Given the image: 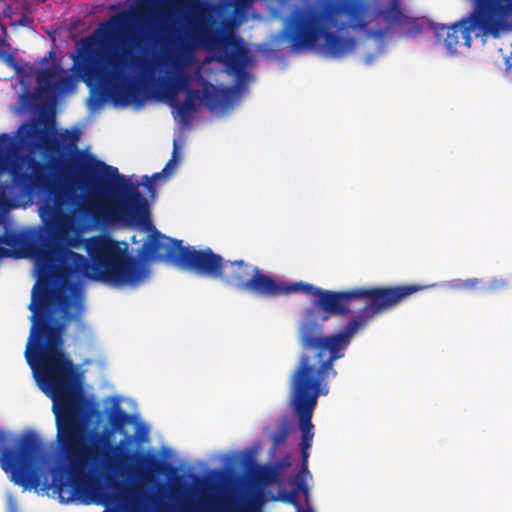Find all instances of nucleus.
<instances>
[{"label": "nucleus", "mask_w": 512, "mask_h": 512, "mask_svg": "<svg viewBox=\"0 0 512 512\" xmlns=\"http://www.w3.org/2000/svg\"><path fill=\"white\" fill-rule=\"evenodd\" d=\"M73 67L89 88L123 104L142 103L144 79L153 75L142 57L124 46L111 45L105 37L98 46L95 34L81 39Z\"/></svg>", "instance_id": "obj_5"}, {"label": "nucleus", "mask_w": 512, "mask_h": 512, "mask_svg": "<svg viewBox=\"0 0 512 512\" xmlns=\"http://www.w3.org/2000/svg\"><path fill=\"white\" fill-rule=\"evenodd\" d=\"M312 475L310 471L302 472L299 470L295 477L291 480V484L294 490H298V493H303L307 498L309 494L308 479H311Z\"/></svg>", "instance_id": "obj_20"}, {"label": "nucleus", "mask_w": 512, "mask_h": 512, "mask_svg": "<svg viewBox=\"0 0 512 512\" xmlns=\"http://www.w3.org/2000/svg\"><path fill=\"white\" fill-rule=\"evenodd\" d=\"M84 248L90 259L91 268L88 276L114 286H138L149 275V268L142 256L128 253V245L120 243L109 235H94L84 240Z\"/></svg>", "instance_id": "obj_6"}, {"label": "nucleus", "mask_w": 512, "mask_h": 512, "mask_svg": "<svg viewBox=\"0 0 512 512\" xmlns=\"http://www.w3.org/2000/svg\"><path fill=\"white\" fill-rule=\"evenodd\" d=\"M127 18H128V14L124 13V14H121V15L116 16V21H117V22H123V21H125Z\"/></svg>", "instance_id": "obj_35"}, {"label": "nucleus", "mask_w": 512, "mask_h": 512, "mask_svg": "<svg viewBox=\"0 0 512 512\" xmlns=\"http://www.w3.org/2000/svg\"><path fill=\"white\" fill-rule=\"evenodd\" d=\"M165 176L163 173V170L161 172L154 173L151 178H149L147 175L143 177V179L146 181L144 183V186L146 187L147 191L149 193L155 192V182L162 179Z\"/></svg>", "instance_id": "obj_25"}, {"label": "nucleus", "mask_w": 512, "mask_h": 512, "mask_svg": "<svg viewBox=\"0 0 512 512\" xmlns=\"http://www.w3.org/2000/svg\"><path fill=\"white\" fill-rule=\"evenodd\" d=\"M224 55H219L218 60L226 64L228 71L240 77L245 74L247 51L244 46L232 40L225 42L223 47Z\"/></svg>", "instance_id": "obj_16"}, {"label": "nucleus", "mask_w": 512, "mask_h": 512, "mask_svg": "<svg viewBox=\"0 0 512 512\" xmlns=\"http://www.w3.org/2000/svg\"><path fill=\"white\" fill-rule=\"evenodd\" d=\"M194 11L191 25L185 30L184 36L178 41L177 53L171 54L170 59L176 69V75L170 83L171 91L176 94L189 89L190 79L182 68L192 58L194 50L203 48L209 51L216 49L221 42L222 31L216 26L215 14L219 7L199 0H187Z\"/></svg>", "instance_id": "obj_8"}, {"label": "nucleus", "mask_w": 512, "mask_h": 512, "mask_svg": "<svg viewBox=\"0 0 512 512\" xmlns=\"http://www.w3.org/2000/svg\"><path fill=\"white\" fill-rule=\"evenodd\" d=\"M173 152L171 159L166 163L165 167L162 169L165 176H169L172 174L173 170L176 168L178 163V143L175 140L173 143Z\"/></svg>", "instance_id": "obj_24"}, {"label": "nucleus", "mask_w": 512, "mask_h": 512, "mask_svg": "<svg viewBox=\"0 0 512 512\" xmlns=\"http://www.w3.org/2000/svg\"><path fill=\"white\" fill-rule=\"evenodd\" d=\"M89 170L99 173L104 169L108 178L116 177L120 181L122 197L106 205H90L85 211L96 220L103 222H124L131 227H140L150 231L148 239L142 244L144 259L165 258L175 266L193 271L198 275L220 279L223 269V257L210 248L195 250L183 246L182 240L172 239L161 234L152 224L149 202L140 192L138 186L124 175L119 174L116 167L103 161H90Z\"/></svg>", "instance_id": "obj_4"}, {"label": "nucleus", "mask_w": 512, "mask_h": 512, "mask_svg": "<svg viewBox=\"0 0 512 512\" xmlns=\"http://www.w3.org/2000/svg\"><path fill=\"white\" fill-rule=\"evenodd\" d=\"M220 280L234 286L239 291L250 292L259 297H268V282L272 277L264 274L258 267L252 269L243 260L224 261Z\"/></svg>", "instance_id": "obj_11"}, {"label": "nucleus", "mask_w": 512, "mask_h": 512, "mask_svg": "<svg viewBox=\"0 0 512 512\" xmlns=\"http://www.w3.org/2000/svg\"><path fill=\"white\" fill-rule=\"evenodd\" d=\"M277 468L270 465H260L250 461L245 480V495L250 498H260L268 485L278 483Z\"/></svg>", "instance_id": "obj_14"}, {"label": "nucleus", "mask_w": 512, "mask_h": 512, "mask_svg": "<svg viewBox=\"0 0 512 512\" xmlns=\"http://www.w3.org/2000/svg\"><path fill=\"white\" fill-rule=\"evenodd\" d=\"M5 33V29L2 28L0 30V58L11 68L15 69L18 73L21 71V67L18 65L14 55L7 53L2 50L5 46V40L3 39V35Z\"/></svg>", "instance_id": "obj_22"}, {"label": "nucleus", "mask_w": 512, "mask_h": 512, "mask_svg": "<svg viewBox=\"0 0 512 512\" xmlns=\"http://www.w3.org/2000/svg\"><path fill=\"white\" fill-rule=\"evenodd\" d=\"M288 428L286 425H283L282 427L278 428L272 435H271V441L273 443V449H276L277 447L281 446L285 443L287 437H288Z\"/></svg>", "instance_id": "obj_23"}, {"label": "nucleus", "mask_w": 512, "mask_h": 512, "mask_svg": "<svg viewBox=\"0 0 512 512\" xmlns=\"http://www.w3.org/2000/svg\"><path fill=\"white\" fill-rule=\"evenodd\" d=\"M383 17L389 25H402L409 22L403 14L398 0L391 1L389 8L383 13Z\"/></svg>", "instance_id": "obj_19"}, {"label": "nucleus", "mask_w": 512, "mask_h": 512, "mask_svg": "<svg viewBox=\"0 0 512 512\" xmlns=\"http://www.w3.org/2000/svg\"><path fill=\"white\" fill-rule=\"evenodd\" d=\"M103 512H107V511L105 510V511H103Z\"/></svg>", "instance_id": "obj_40"}, {"label": "nucleus", "mask_w": 512, "mask_h": 512, "mask_svg": "<svg viewBox=\"0 0 512 512\" xmlns=\"http://www.w3.org/2000/svg\"><path fill=\"white\" fill-rule=\"evenodd\" d=\"M291 465V457L290 455H286L284 457H282L280 460L274 462L273 464H271L272 468H277L278 470V473H277V476L278 478L281 476V474L283 473L284 469L289 467Z\"/></svg>", "instance_id": "obj_27"}, {"label": "nucleus", "mask_w": 512, "mask_h": 512, "mask_svg": "<svg viewBox=\"0 0 512 512\" xmlns=\"http://www.w3.org/2000/svg\"><path fill=\"white\" fill-rule=\"evenodd\" d=\"M110 422L114 430L122 431L123 427L130 422V415L118 408L113 412Z\"/></svg>", "instance_id": "obj_21"}, {"label": "nucleus", "mask_w": 512, "mask_h": 512, "mask_svg": "<svg viewBox=\"0 0 512 512\" xmlns=\"http://www.w3.org/2000/svg\"><path fill=\"white\" fill-rule=\"evenodd\" d=\"M333 15L326 10L316 8L294 11L286 27V39L295 51L313 49L322 37L321 50L325 55L342 58L354 46L352 38H345L328 30Z\"/></svg>", "instance_id": "obj_10"}, {"label": "nucleus", "mask_w": 512, "mask_h": 512, "mask_svg": "<svg viewBox=\"0 0 512 512\" xmlns=\"http://www.w3.org/2000/svg\"><path fill=\"white\" fill-rule=\"evenodd\" d=\"M309 449L310 448L300 447V457H301L300 470H302V472L309 471V469H308Z\"/></svg>", "instance_id": "obj_29"}, {"label": "nucleus", "mask_w": 512, "mask_h": 512, "mask_svg": "<svg viewBox=\"0 0 512 512\" xmlns=\"http://www.w3.org/2000/svg\"><path fill=\"white\" fill-rule=\"evenodd\" d=\"M3 244L10 245V241L5 234L0 235V258L7 256L9 253L8 249L2 246Z\"/></svg>", "instance_id": "obj_30"}, {"label": "nucleus", "mask_w": 512, "mask_h": 512, "mask_svg": "<svg viewBox=\"0 0 512 512\" xmlns=\"http://www.w3.org/2000/svg\"><path fill=\"white\" fill-rule=\"evenodd\" d=\"M506 286H507V281L506 280H504V279H493L489 283V285L486 288V290L488 292L493 293V292H496L498 290H501V289L505 288Z\"/></svg>", "instance_id": "obj_28"}, {"label": "nucleus", "mask_w": 512, "mask_h": 512, "mask_svg": "<svg viewBox=\"0 0 512 512\" xmlns=\"http://www.w3.org/2000/svg\"><path fill=\"white\" fill-rule=\"evenodd\" d=\"M45 286H46V287H48L50 290H52V291H54V292H59V291L61 290V287H60L58 290H54V289H52L49 285H47V284H43V285H41V286L38 288L37 292H34V290H36V288H37V285H34V287H33V294H32V301H31V303H33V302H34V303H36V304H37V299H36V298H37L38 292L40 291V289H41L42 287H45Z\"/></svg>", "instance_id": "obj_32"}, {"label": "nucleus", "mask_w": 512, "mask_h": 512, "mask_svg": "<svg viewBox=\"0 0 512 512\" xmlns=\"http://www.w3.org/2000/svg\"><path fill=\"white\" fill-rule=\"evenodd\" d=\"M10 140H11V138L7 134H2L0 136V141L9 142Z\"/></svg>", "instance_id": "obj_36"}, {"label": "nucleus", "mask_w": 512, "mask_h": 512, "mask_svg": "<svg viewBox=\"0 0 512 512\" xmlns=\"http://www.w3.org/2000/svg\"><path fill=\"white\" fill-rule=\"evenodd\" d=\"M52 57H54V52H52V51H51V52H49V56L43 57V58L39 61V63H40L41 65H44V64H46V63L48 62V60H49L50 58H52Z\"/></svg>", "instance_id": "obj_34"}, {"label": "nucleus", "mask_w": 512, "mask_h": 512, "mask_svg": "<svg viewBox=\"0 0 512 512\" xmlns=\"http://www.w3.org/2000/svg\"><path fill=\"white\" fill-rule=\"evenodd\" d=\"M159 496H165L166 494L161 493V491H158Z\"/></svg>", "instance_id": "obj_39"}, {"label": "nucleus", "mask_w": 512, "mask_h": 512, "mask_svg": "<svg viewBox=\"0 0 512 512\" xmlns=\"http://www.w3.org/2000/svg\"><path fill=\"white\" fill-rule=\"evenodd\" d=\"M201 92L198 89H189L183 103H180L175 97H172L170 104L177 110L176 118L182 125H189L196 111V106L201 102Z\"/></svg>", "instance_id": "obj_17"}, {"label": "nucleus", "mask_w": 512, "mask_h": 512, "mask_svg": "<svg viewBox=\"0 0 512 512\" xmlns=\"http://www.w3.org/2000/svg\"><path fill=\"white\" fill-rule=\"evenodd\" d=\"M414 29H415V32L418 33L421 31V28L419 27L418 24L414 25Z\"/></svg>", "instance_id": "obj_37"}, {"label": "nucleus", "mask_w": 512, "mask_h": 512, "mask_svg": "<svg viewBox=\"0 0 512 512\" xmlns=\"http://www.w3.org/2000/svg\"><path fill=\"white\" fill-rule=\"evenodd\" d=\"M93 160L99 161L92 155L79 154L73 162L75 173H70L68 168L65 170V186L62 191L55 194L52 202L47 199L39 208L45 227L37 233L40 245L32 247L40 271L53 272L61 282V290L54 292L46 286L42 287L36 298L37 304H29L32 326L25 358L38 386L54 400V412L60 429L69 425L67 413H61V410L69 412L67 408H72L71 412H76L83 406V399L75 379L74 364L63 351L61 326L52 323L48 309L56 304L66 316L80 313L83 295L81 287L74 280L88 276L91 268L85 256L71 250L80 244L84 245L85 238L70 235L75 224L74 214L62 206L69 200L76 204L75 211L82 218L112 224L96 220L84 207L110 204L122 197L119 179L108 178L104 169L95 174L90 172L88 163Z\"/></svg>", "instance_id": "obj_1"}, {"label": "nucleus", "mask_w": 512, "mask_h": 512, "mask_svg": "<svg viewBox=\"0 0 512 512\" xmlns=\"http://www.w3.org/2000/svg\"><path fill=\"white\" fill-rule=\"evenodd\" d=\"M473 12L452 25L432 24L431 28L439 43L449 54H455L460 46H471V33L479 30L483 35L500 36V32L512 28V0H472Z\"/></svg>", "instance_id": "obj_7"}, {"label": "nucleus", "mask_w": 512, "mask_h": 512, "mask_svg": "<svg viewBox=\"0 0 512 512\" xmlns=\"http://www.w3.org/2000/svg\"><path fill=\"white\" fill-rule=\"evenodd\" d=\"M31 173L23 172L13 168L11 170V178L13 184L18 187L22 193L31 195L38 189H42L48 182L46 165L35 159H31L28 163Z\"/></svg>", "instance_id": "obj_15"}, {"label": "nucleus", "mask_w": 512, "mask_h": 512, "mask_svg": "<svg viewBox=\"0 0 512 512\" xmlns=\"http://www.w3.org/2000/svg\"><path fill=\"white\" fill-rule=\"evenodd\" d=\"M77 78L67 74L60 64L52 62L48 68L40 69L36 73V90L39 94L51 93L63 95L73 91L77 85Z\"/></svg>", "instance_id": "obj_13"}, {"label": "nucleus", "mask_w": 512, "mask_h": 512, "mask_svg": "<svg viewBox=\"0 0 512 512\" xmlns=\"http://www.w3.org/2000/svg\"><path fill=\"white\" fill-rule=\"evenodd\" d=\"M479 282H480V280L478 278H470V279L459 281L458 283L454 284L453 287L455 289H459V290L474 289L477 287Z\"/></svg>", "instance_id": "obj_26"}, {"label": "nucleus", "mask_w": 512, "mask_h": 512, "mask_svg": "<svg viewBox=\"0 0 512 512\" xmlns=\"http://www.w3.org/2000/svg\"><path fill=\"white\" fill-rule=\"evenodd\" d=\"M45 286H46V287H48L50 290H52V291H54V292H59V291L61 290V287H60L58 290H54V289H52L49 285H47V284H43V285H41V286L38 288L37 292H34V290H36V288H37V285H34V287H33V294H32V301H31V303H33V302H34V303H36V304H37V299H36V298H37L38 292L40 291V289H41L42 287H45Z\"/></svg>", "instance_id": "obj_31"}, {"label": "nucleus", "mask_w": 512, "mask_h": 512, "mask_svg": "<svg viewBox=\"0 0 512 512\" xmlns=\"http://www.w3.org/2000/svg\"><path fill=\"white\" fill-rule=\"evenodd\" d=\"M268 297L288 295L295 292L315 297L313 306L326 314L345 317L352 314L350 306L357 301L369 299L350 319L339 333L324 335L322 324L318 323L315 313L307 310L306 318L299 324L298 340L301 354L297 363H328L334 364L345 355L357 332L363 329L376 316L389 311L402 303L412 294L420 292L428 285L408 284L396 286L356 287L345 291L323 290L309 283H278L272 278L268 282Z\"/></svg>", "instance_id": "obj_3"}, {"label": "nucleus", "mask_w": 512, "mask_h": 512, "mask_svg": "<svg viewBox=\"0 0 512 512\" xmlns=\"http://www.w3.org/2000/svg\"><path fill=\"white\" fill-rule=\"evenodd\" d=\"M229 92L227 90H208L205 89L203 92V98L205 105L210 110H216L223 107L228 99Z\"/></svg>", "instance_id": "obj_18"}, {"label": "nucleus", "mask_w": 512, "mask_h": 512, "mask_svg": "<svg viewBox=\"0 0 512 512\" xmlns=\"http://www.w3.org/2000/svg\"><path fill=\"white\" fill-rule=\"evenodd\" d=\"M337 372L333 364L328 363H297L290 376V403L298 416L301 432L300 447L311 448L314 438L312 423L313 411L318 397L328 393L327 379L329 374Z\"/></svg>", "instance_id": "obj_9"}, {"label": "nucleus", "mask_w": 512, "mask_h": 512, "mask_svg": "<svg viewBox=\"0 0 512 512\" xmlns=\"http://www.w3.org/2000/svg\"><path fill=\"white\" fill-rule=\"evenodd\" d=\"M22 137L34 138L35 141L30 143L31 147L39 149L48 155H55L64 150V147L60 143L61 141H69L66 150L70 152L78 151L77 142L79 140V133L77 131L71 132L65 130L59 134V137H56L54 132L47 129L39 126H27Z\"/></svg>", "instance_id": "obj_12"}, {"label": "nucleus", "mask_w": 512, "mask_h": 512, "mask_svg": "<svg viewBox=\"0 0 512 512\" xmlns=\"http://www.w3.org/2000/svg\"><path fill=\"white\" fill-rule=\"evenodd\" d=\"M83 406L76 412L71 408L61 410L67 413L69 425L60 429L55 415L56 444L60 459L65 466H53L49 472L41 467L44 446L33 432L13 437L0 431V465L10 473V480L24 490L34 489L57 497L60 503L78 502L90 504L104 498L96 472L105 460V450L110 447L106 435L89 431L86 427L88 402L82 395ZM52 402L54 400L51 398Z\"/></svg>", "instance_id": "obj_2"}, {"label": "nucleus", "mask_w": 512, "mask_h": 512, "mask_svg": "<svg viewBox=\"0 0 512 512\" xmlns=\"http://www.w3.org/2000/svg\"><path fill=\"white\" fill-rule=\"evenodd\" d=\"M252 0H235V7L237 9H245L250 7Z\"/></svg>", "instance_id": "obj_33"}, {"label": "nucleus", "mask_w": 512, "mask_h": 512, "mask_svg": "<svg viewBox=\"0 0 512 512\" xmlns=\"http://www.w3.org/2000/svg\"><path fill=\"white\" fill-rule=\"evenodd\" d=\"M328 319H329V316H328V315H325V316H323V317H322V322H325V321H327Z\"/></svg>", "instance_id": "obj_38"}, {"label": "nucleus", "mask_w": 512, "mask_h": 512, "mask_svg": "<svg viewBox=\"0 0 512 512\" xmlns=\"http://www.w3.org/2000/svg\"><path fill=\"white\" fill-rule=\"evenodd\" d=\"M12 512H14V511H12Z\"/></svg>", "instance_id": "obj_41"}]
</instances>
